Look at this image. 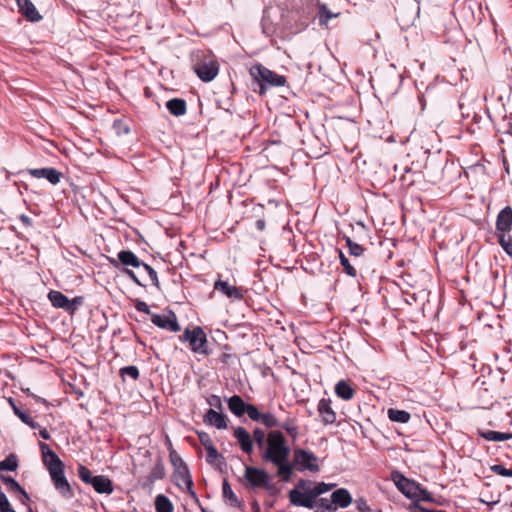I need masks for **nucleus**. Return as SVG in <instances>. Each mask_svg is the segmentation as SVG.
<instances>
[{
	"label": "nucleus",
	"instance_id": "f257e3e1",
	"mask_svg": "<svg viewBox=\"0 0 512 512\" xmlns=\"http://www.w3.org/2000/svg\"><path fill=\"white\" fill-rule=\"evenodd\" d=\"M290 454L291 449L283 433L279 430L269 431L261 458L276 466L277 475L283 482H290L294 472V464L289 461Z\"/></svg>",
	"mask_w": 512,
	"mask_h": 512
},
{
	"label": "nucleus",
	"instance_id": "f03ea898",
	"mask_svg": "<svg viewBox=\"0 0 512 512\" xmlns=\"http://www.w3.org/2000/svg\"><path fill=\"white\" fill-rule=\"evenodd\" d=\"M250 75L259 85V93L264 94L269 87H281L286 84V77L274 71L256 64L250 68Z\"/></svg>",
	"mask_w": 512,
	"mask_h": 512
},
{
	"label": "nucleus",
	"instance_id": "7ed1b4c3",
	"mask_svg": "<svg viewBox=\"0 0 512 512\" xmlns=\"http://www.w3.org/2000/svg\"><path fill=\"white\" fill-rule=\"evenodd\" d=\"M110 263L113 267L119 269L120 265L125 266L121 269V272L129 277L136 285L140 287H144L145 285L139 280L135 272L129 268L128 266L134 268H140L143 265V261H141L138 256L132 252L131 250H121L117 254V259H110Z\"/></svg>",
	"mask_w": 512,
	"mask_h": 512
},
{
	"label": "nucleus",
	"instance_id": "20e7f679",
	"mask_svg": "<svg viewBox=\"0 0 512 512\" xmlns=\"http://www.w3.org/2000/svg\"><path fill=\"white\" fill-rule=\"evenodd\" d=\"M180 340L189 342L193 352L205 355L208 354L206 350L207 337L201 327L196 326L193 329L186 328Z\"/></svg>",
	"mask_w": 512,
	"mask_h": 512
},
{
	"label": "nucleus",
	"instance_id": "39448f33",
	"mask_svg": "<svg viewBox=\"0 0 512 512\" xmlns=\"http://www.w3.org/2000/svg\"><path fill=\"white\" fill-rule=\"evenodd\" d=\"M317 461L318 458L312 451L296 448L294 449V457L291 464H294V468L298 467L299 471L308 470L310 472H318L320 467Z\"/></svg>",
	"mask_w": 512,
	"mask_h": 512
},
{
	"label": "nucleus",
	"instance_id": "423d86ee",
	"mask_svg": "<svg viewBox=\"0 0 512 512\" xmlns=\"http://www.w3.org/2000/svg\"><path fill=\"white\" fill-rule=\"evenodd\" d=\"M51 480L55 489L65 499H72L74 497V491L70 483L68 482L65 474L64 467L52 472H49Z\"/></svg>",
	"mask_w": 512,
	"mask_h": 512
},
{
	"label": "nucleus",
	"instance_id": "0eeeda50",
	"mask_svg": "<svg viewBox=\"0 0 512 512\" xmlns=\"http://www.w3.org/2000/svg\"><path fill=\"white\" fill-rule=\"evenodd\" d=\"M392 480L398 490L408 499H413V497L417 496L416 490H418L419 483L416 481L406 478L398 471L392 473Z\"/></svg>",
	"mask_w": 512,
	"mask_h": 512
},
{
	"label": "nucleus",
	"instance_id": "6e6552de",
	"mask_svg": "<svg viewBox=\"0 0 512 512\" xmlns=\"http://www.w3.org/2000/svg\"><path fill=\"white\" fill-rule=\"evenodd\" d=\"M289 501L297 507L313 509L316 505V497L312 490L298 491L290 490L288 493Z\"/></svg>",
	"mask_w": 512,
	"mask_h": 512
},
{
	"label": "nucleus",
	"instance_id": "1a4fd4ad",
	"mask_svg": "<svg viewBox=\"0 0 512 512\" xmlns=\"http://www.w3.org/2000/svg\"><path fill=\"white\" fill-rule=\"evenodd\" d=\"M244 477L253 488H267L270 481V476L265 470L251 466L245 468Z\"/></svg>",
	"mask_w": 512,
	"mask_h": 512
},
{
	"label": "nucleus",
	"instance_id": "9d476101",
	"mask_svg": "<svg viewBox=\"0 0 512 512\" xmlns=\"http://www.w3.org/2000/svg\"><path fill=\"white\" fill-rule=\"evenodd\" d=\"M193 69L202 81L210 82L217 76L219 66L214 60H203L196 63Z\"/></svg>",
	"mask_w": 512,
	"mask_h": 512
},
{
	"label": "nucleus",
	"instance_id": "9b49d317",
	"mask_svg": "<svg viewBox=\"0 0 512 512\" xmlns=\"http://www.w3.org/2000/svg\"><path fill=\"white\" fill-rule=\"evenodd\" d=\"M151 322L157 327L171 332H178L181 329L176 314L171 310L167 314H152Z\"/></svg>",
	"mask_w": 512,
	"mask_h": 512
},
{
	"label": "nucleus",
	"instance_id": "f8f14e48",
	"mask_svg": "<svg viewBox=\"0 0 512 512\" xmlns=\"http://www.w3.org/2000/svg\"><path fill=\"white\" fill-rule=\"evenodd\" d=\"M39 447L41 450L43 463L49 472L64 467V464L59 456L49 447V445L44 442H40Z\"/></svg>",
	"mask_w": 512,
	"mask_h": 512
},
{
	"label": "nucleus",
	"instance_id": "ddd939ff",
	"mask_svg": "<svg viewBox=\"0 0 512 512\" xmlns=\"http://www.w3.org/2000/svg\"><path fill=\"white\" fill-rule=\"evenodd\" d=\"M179 466L175 468V478L177 481V485L180 487L181 483L187 488L188 492L196 497V493L193 489L194 484L192 477L190 475L187 464L182 460V458H178Z\"/></svg>",
	"mask_w": 512,
	"mask_h": 512
},
{
	"label": "nucleus",
	"instance_id": "4468645a",
	"mask_svg": "<svg viewBox=\"0 0 512 512\" xmlns=\"http://www.w3.org/2000/svg\"><path fill=\"white\" fill-rule=\"evenodd\" d=\"M28 173L37 179L45 178L53 185L58 184L62 178V173L53 167L28 169Z\"/></svg>",
	"mask_w": 512,
	"mask_h": 512
},
{
	"label": "nucleus",
	"instance_id": "2eb2a0df",
	"mask_svg": "<svg viewBox=\"0 0 512 512\" xmlns=\"http://www.w3.org/2000/svg\"><path fill=\"white\" fill-rule=\"evenodd\" d=\"M497 233H509L512 229V208L505 206L496 217Z\"/></svg>",
	"mask_w": 512,
	"mask_h": 512
},
{
	"label": "nucleus",
	"instance_id": "dca6fc26",
	"mask_svg": "<svg viewBox=\"0 0 512 512\" xmlns=\"http://www.w3.org/2000/svg\"><path fill=\"white\" fill-rule=\"evenodd\" d=\"M233 436L236 438L241 450L246 454L253 452V440L250 433L244 427L234 429Z\"/></svg>",
	"mask_w": 512,
	"mask_h": 512
},
{
	"label": "nucleus",
	"instance_id": "f3484780",
	"mask_svg": "<svg viewBox=\"0 0 512 512\" xmlns=\"http://www.w3.org/2000/svg\"><path fill=\"white\" fill-rule=\"evenodd\" d=\"M16 3L20 13H22L28 21L38 22L42 19V16L31 0H16Z\"/></svg>",
	"mask_w": 512,
	"mask_h": 512
},
{
	"label": "nucleus",
	"instance_id": "a211bd4d",
	"mask_svg": "<svg viewBox=\"0 0 512 512\" xmlns=\"http://www.w3.org/2000/svg\"><path fill=\"white\" fill-rule=\"evenodd\" d=\"M203 421L205 424L216 427L217 429H226L228 426L226 415L214 409H209L206 412Z\"/></svg>",
	"mask_w": 512,
	"mask_h": 512
},
{
	"label": "nucleus",
	"instance_id": "6ab92c4d",
	"mask_svg": "<svg viewBox=\"0 0 512 512\" xmlns=\"http://www.w3.org/2000/svg\"><path fill=\"white\" fill-rule=\"evenodd\" d=\"M214 289L230 299L241 300L243 298V294L238 287L232 286L227 281H222L221 279L215 282Z\"/></svg>",
	"mask_w": 512,
	"mask_h": 512
},
{
	"label": "nucleus",
	"instance_id": "aec40b11",
	"mask_svg": "<svg viewBox=\"0 0 512 512\" xmlns=\"http://www.w3.org/2000/svg\"><path fill=\"white\" fill-rule=\"evenodd\" d=\"M318 412L322 418V422L325 425H331L336 421V413L333 411L330 405V400L321 399L318 403Z\"/></svg>",
	"mask_w": 512,
	"mask_h": 512
},
{
	"label": "nucleus",
	"instance_id": "412c9836",
	"mask_svg": "<svg viewBox=\"0 0 512 512\" xmlns=\"http://www.w3.org/2000/svg\"><path fill=\"white\" fill-rule=\"evenodd\" d=\"M229 410L236 416L242 417L245 415L247 411V406L249 403L245 402L241 396L233 395L227 400Z\"/></svg>",
	"mask_w": 512,
	"mask_h": 512
},
{
	"label": "nucleus",
	"instance_id": "4be33fe9",
	"mask_svg": "<svg viewBox=\"0 0 512 512\" xmlns=\"http://www.w3.org/2000/svg\"><path fill=\"white\" fill-rule=\"evenodd\" d=\"M99 494H111L114 491L113 482L104 475H97L91 484Z\"/></svg>",
	"mask_w": 512,
	"mask_h": 512
},
{
	"label": "nucleus",
	"instance_id": "5701e85b",
	"mask_svg": "<svg viewBox=\"0 0 512 512\" xmlns=\"http://www.w3.org/2000/svg\"><path fill=\"white\" fill-rule=\"evenodd\" d=\"M332 502L334 506L346 508L352 503V496L349 491L345 488H339L331 494Z\"/></svg>",
	"mask_w": 512,
	"mask_h": 512
},
{
	"label": "nucleus",
	"instance_id": "b1692460",
	"mask_svg": "<svg viewBox=\"0 0 512 512\" xmlns=\"http://www.w3.org/2000/svg\"><path fill=\"white\" fill-rule=\"evenodd\" d=\"M48 299L55 308L64 309L66 312L67 310H72L68 297L60 291L51 290L48 293Z\"/></svg>",
	"mask_w": 512,
	"mask_h": 512
},
{
	"label": "nucleus",
	"instance_id": "393cba45",
	"mask_svg": "<svg viewBox=\"0 0 512 512\" xmlns=\"http://www.w3.org/2000/svg\"><path fill=\"white\" fill-rule=\"evenodd\" d=\"M355 392V389L346 380H340L335 385V394L342 400H351L354 397Z\"/></svg>",
	"mask_w": 512,
	"mask_h": 512
},
{
	"label": "nucleus",
	"instance_id": "a878e982",
	"mask_svg": "<svg viewBox=\"0 0 512 512\" xmlns=\"http://www.w3.org/2000/svg\"><path fill=\"white\" fill-rule=\"evenodd\" d=\"M165 106L169 113L176 117L183 116L187 111L186 101L182 98L170 99Z\"/></svg>",
	"mask_w": 512,
	"mask_h": 512
},
{
	"label": "nucleus",
	"instance_id": "bb28decb",
	"mask_svg": "<svg viewBox=\"0 0 512 512\" xmlns=\"http://www.w3.org/2000/svg\"><path fill=\"white\" fill-rule=\"evenodd\" d=\"M477 434L487 441L501 442L512 439V433H504L493 430L478 429Z\"/></svg>",
	"mask_w": 512,
	"mask_h": 512
},
{
	"label": "nucleus",
	"instance_id": "cd10ccee",
	"mask_svg": "<svg viewBox=\"0 0 512 512\" xmlns=\"http://www.w3.org/2000/svg\"><path fill=\"white\" fill-rule=\"evenodd\" d=\"M165 468L164 464L161 459H158L155 463L154 467L152 468L147 481L152 484L157 480H161L165 477Z\"/></svg>",
	"mask_w": 512,
	"mask_h": 512
},
{
	"label": "nucleus",
	"instance_id": "c85d7f7f",
	"mask_svg": "<svg viewBox=\"0 0 512 512\" xmlns=\"http://www.w3.org/2000/svg\"><path fill=\"white\" fill-rule=\"evenodd\" d=\"M156 512H173V504L169 498L163 494H159L155 498Z\"/></svg>",
	"mask_w": 512,
	"mask_h": 512
},
{
	"label": "nucleus",
	"instance_id": "c756f323",
	"mask_svg": "<svg viewBox=\"0 0 512 512\" xmlns=\"http://www.w3.org/2000/svg\"><path fill=\"white\" fill-rule=\"evenodd\" d=\"M388 418L393 422L407 423L410 420V413L405 410L390 408L388 409Z\"/></svg>",
	"mask_w": 512,
	"mask_h": 512
},
{
	"label": "nucleus",
	"instance_id": "7c9ffc66",
	"mask_svg": "<svg viewBox=\"0 0 512 512\" xmlns=\"http://www.w3.org/2000/svg\"><path fill=\"white\" fill-rule=\"evenodd\" d=\"M497 240L505 253L512 258V236L509 233H497Z\"/></svg>",
	"mask_w": 512,
	"mask_h": 512
},
{
	"label": "nucleus",
	"instance_id": "2f4dec72",
	"mask_svg": "<svg viewBox=\"0 0 512 512\" xmlns=\"http://www.w3.org/2000/svg\"><path fill=\"white\" fill-rule=\"evenodd\" d=\"M338 254H339V261H340L341 266L343 267L344 272L348 276L355 278L357 276V270L354 267V265H352L350 263L347 256L341 250L338 251Z\"/></svg>",
	"mask_w": 512,
	"mask_h": 512
},
{
	"label": "nucleus",
	"instance_id": "473e14b6",
	"mask_svg": "<svg viewBox=\"0 0 512 512\" xmlns=\"http://www.w3.org/2000/svg\"><path fill=\"white\" fill-rule=\"evenodd\" d=\"M346 245L348 247L349 254L354 257H360L364 254L366 251V248H364L362 245L352 241V239L348 236L343 237Z\"/></svg>",
	"mask_w": 512,
	"mask_h": 512
},
{
	"label": "nucleus",
	"instance_id": "72a5a7b5",
	"mask_svg": "<svg viewBox=\"0 0 512 512\" xmlns=\"http://www.w3.org/2000/svg\"><path fill=\"white\" fill-rule=\"evenodd\" d=\"M18 468L16 455L10 454L4 460L0 461V471H15Z\"/></svg>",
	"mask_w": 512,
	"mask_h": 512
},
{
	"label": "nucleus",
	"instance_id": "f704fd0d",
	"mask_svg": "<svg viewBox=\"0 0 512 512\" xmlns=\"http://www.w3.org/2000/svg\"><path fill=\"white\" fill-rule=\"evenodd\" d=\"M252 440L255 441L257 447L260 450H264L266 446L267 434L263 429L257 427L253 431Z\"/></svg>",
	"mask_w": 512,
	"mask_h": 512
},
{
	"label": "nucleus",
	"instance_id": "c9c22d12",
	"mask_svg": "<svg viewBox=\"0 0 512 512\" xmlns=\"http://www.w3.org/2000/svg\"><path fill=\"white\" fill-rule=\"evenodd\" d=\"M259 422L263 424L266 428L270 429L278 427L280 425L277 418L272 413L269 412L262 413Z\"/></svg>",
	"mask_w": 512,
	"mask_h": 512
},
{
	"label": "nucleus",
	"instance_id": "e433bc0d",
	"mask_svg": "<svg viewBox=\"0 0 512 512\" xmlns=\"http://www.w3.org/2000/svg\"><path fill=\"white\" fill-rule=\"evenodd\" d=\"M338 15V13H332L328 7L323 4L319 8V23L320 25H327L330 19L337 17Z\"/></svg>",
	"mask_w": 512,
	"mask_h": 512
},
{
	"label": "nucleus",
	"instance_id": "4c0bfd02",
	"mask_svg": "<svg viewBox=\"0 0 512 512\" xmlns=\"http://www.w3.org/2000/svg\"><path fill=\"white\" fill-rule=\"evenodd\" d=\"M222 489H223V497L224 498L229 499L231 501V504L234 506L239 504V500H238L237 496L233 492L229 482L226 479H224V481H223Z\"/></svg>",
	"mask_w": 512,
	"mask_h": 512
},
{
	"label": "nucleus",
	"instance_id": "58836bf2",
	"mask_svg": "<svg viewBox=\"0 0 512 512\" xmlns=\"http://www.w3.org/2000/svg\"><path fill=\"white\" fill-rule=\"evenodd\" d=\"M78 476L86 484H92L95 476L92 475L91 471L84 465L78 467Z\"/></svg>",
	"mask_w": 512,
	"mask_h": 512
},
{
	"label": "nucleus",
	"instance_id": "ea45409f",
	"mask_svg": "<svg viewBox=\"0 0 512 512\" xmlns=\"http://www.w3.org/2000/svg\"><path fill=\"white\" fill-rule=\"evenodd\" d=\"M0 479L7 485L9 491L17 493L22 491V486L14 478L0 474Z\"/></svg>",
	"mask_w": 512,
	"mask_h": 512
},
{
	"label": "nucleus",
	"instance_id": "a19ab883",
	"mask_svg": "<svg viewBox=\"0 0 512 512\" xmlns=\"http://www.w3.org/2000/svg\"><path fill=\"white\" fill-rule=\"evenodd\" d=\"M278 427L285 430L287 432V434L291 437L292 441H296L297 438L299 437L298 427L292 425L290 423V421H285L283 423H280V425Z\"/></svg>",
	"mask_w": 512,
	"mask_h": 512
},
{
	"label": "nucleus",
	"instance_id": "79ce46f5",
	"mask_svg": "<svg viewBox=\"0 0 512 512\" xmlns=\"http://www.w3.org/2000/svg\"><path fill=\"white\" fill-rule=\"evenodd\" d=\"M120 375L124 379L125 377H130L133 380H137L139 378V369L134 366H125L120 369Z\"/></svg>",
	"mask_w": 512,
	"mask_h": 512
},
{
	"label": "nucleus",
	"instance_id": "37998d69",
	"mask_svg": "<svg viewBox=\"0 0 512 512\" xmlns=\"http://www.w3.org/2000/svg\"><path fill=\"white\" fill-rule=\"evenodd\" d=\"M336 485L335 484H327L325 482H317L314 487L312 488V491L315 495V497H319L320 495L330 491L333 489Z\"/></svg>",
	"mask_w": 512,
	"mask_h": 512
},
{
	"label": "nucleus",
	"instance_id": "c03bdc74",
	"mask_svg": "<svg viewBox=\"0 0 512 512\" xmlns=\"http://www.w3.org/2000/svg\"><path fill=\"white\" fill-rule=\"evenodd\" d=\"M141 267L148 273L152 284L158 290H160L161 286H160V282H159V279H158V274L155 271V269L153 267H151L150 265H148L147 263H145V262L143 263V265Z\"/></svg>",
	"mask_w": 512,
	"mask_h": 512
},
{
	"label": "nucleus",
	"instance_id": "a18cd8bd",
	"mask_svg": "<svg viewBox=\"0 0 512 512\" xmlns=\"http://www.w3.org/2000/svg\"><path fill=\"white\" fill-rule=\"evenodd\" d=\"M416 497H413L412 500L418 502V501H427L431 502L433 501V497L431 494L427 491V489L423 488L420 484L418 485V490H416Z\"/></svg>",
	"mask_w": 512,
	"mask_h": 512
},
{
	"label": "nucleus",
	"instance_id": "49530a36",
	"mask_svg": "<svg viewBox=\"0 0 512 512\" xmlns=\"http://www.w3.org/2000/svg\"><path fill=\"white\" fill-rule=\"evenodd\" d=\"M206 450V461L209 463V464H214L216 459H220V460H224V457L218 453L217 449L215 446L213 447H210L208 449H205Z\"/></svg>",
	"mask_w": 512,
	"mask_h": 512
},
{
	"label": "nucleus",
	"instance_id": "de8ad7c7",
	"mask_svg": "<svg viewBox=\"0 0 512 512\" xmlns=\"http://www.w3.org/2000/svg\"><path fill=\"white\" fill-rule=\"evenodd\" d=\"M245 414H247L249 419H251L252 421L259 422L262 413L254 404L249 403Z\"/></svg>",
	"mask_w": 512,
	"mask_h": 512
},
{
	"label": "nucleus",
	"instance_id": "09e8293b",
	"mask_svg": "<svg viewBox=\"0 0 512 512\" xmlns=\"http://www.w3.org/2000/svg\"><path fill=\"white\" fill-rule=\"evenodd\" d=\"M495 474L502 477H512V469H508L501 464H495L490 468Z\"/></svg>",
	"mask_w": 512,
	"mask_h": 512
},
{
	"label": "nucleus",
	"instance_id": "8fccbe9b",
	"mask_svg": "<svg viewBox=\"0 0 512 512\" xmlns=\"http://www.w3.org/2000/svg\"><path fill=\"white\" fill-rule=\"evenodd\" d=\"M9 401V404L11 405L12 409H13V412L14 414L23 422V421H26L28 419V413L21 410L14 402V400L12 398H9L8 399Z\"/></svg>",
	"mask_w": 512,
	"mask_h": 512
},
{
	"label": "nucleus",
	"instance_id": "3c124183",
	"mask_svg": "<svg viewBox=\"0 0 512 512\" xmlns=\"http://www.w3.org/2000/svg\"><path fill=\"white\" fill-rule=\"evenodd\" d=\"M197 435H198L200 443L204 446L205 449H208V448L214 446L212 439L208 433L201 431V432H197Z\"/></svg>",
	"mask_w": 512,
	"mask_h": 512
},
{
	"label": "nucleus",
	"instance_id": "603ef678",
	"mask_svg": "<svg viewBox=\"0 0 512 512\" xmlns=\"http://www.w3.org/2000/svg\"><path fill=\"white\" fill-rule=\"evenodd\" d=\"M316 504L318 505L319 508H323L324 510L327 511L333 512L336 510V507L334 506L332 499L328 500L327 498H320L318 502H316Z\"/></svg>",
	"mask_w": 512,
	"mask_h": 512
},
{
	"label": "nucleus",
	"instance_id": "864d4df0",
	"mask_svg": "<svg viewBox=\"0 0 512 512\" xmlns=\"http://www.w3.org/2000/svg\"><path fill=\"white\" fill-rule=\"evenodd\" d=\"M84 298L82 296L74 297L73 299H69V304L72 310H67V313L74 314L77 308L83 303Z\"/></svg>",
	"mask_w": 512,
	"mask_h": 512
},
{
	"label": "nucleus",
	"instance_id": "5fc2aeb1",
	"mask_svg": "<svg viewBox=\"0 0 512 512\" xmlns=\"http://www.w3.org/2000/svg\"><path fill=\"white\" fill-rule=\"evenodd\" d=\"M207 403L219 410L223 408L221 398L218 395H211L207 398Z\"/></svg>",
	"mask_w": 512,
	"mask_h": 512
},
{
	"label": "nucleus",
	"instance_id": "6e6d98bb",
	"mask_svg": "<svg viewBox=\"0 0 512 512\" xmlns=\"http://www.w3.org/2000/svg\"><path fill=\"white\" fill-rule=\"evenodd\" d=\"M135 308L139 312H143L145 314H151L149 306L147 305L146 302H144L142 300H139V299L135 300Z\"/></svg>",
	"mask_w": 512,
	"mask_h": 512
},
{
	"label": "nucleus",
	"instance_id": "4d7b16f0",
	"mask_svg": "<svg viewBox=\"0 0 512 512\" xmlns=\"http://www.w3.org/2000/svg\"><path fill=\"white\" fill-rule=\"evenodd\" d=\"M311 485V482L308 481V480H305V479H300L297 484L295 485V488L293 490H298V491H307V490H312V488L310 487Z\"/></svg>",
	"mask_w": 512,
	"mask_h": 512
},
{
	"label": "nucleus",
	"instance_id": "13d9d810",
	"mask_svg": "<svg viewBox=\"0 0 512 512\" xmlns=\"http://www.w3.org/2000/svg\"><path fill=\"white\" fill-rule=\"evenodd\" d=\"M355 503H356V508L359 512H369L370 511L367 501L364 498L357 499Z\"/></svg>",
	"mask_w": 512,
	"mask_h": 512
},
{
	"label": "nucleus",
	"instance_id": "bf43d9fd",
	"mask_svg": "<svg viewBox=\"0 0 512 512\" xmlns=\"http://www.w3.org/2000/svg\"><path fill=\"white\" fill-rule=\"evenodd\" d=\"M24 424L28 425L31 429H38L40 428V424L36 421H34L30 415H28V419L26 421H23Z\"/></svg>",
	"mask_w": 512,
	"mask_h": 512
},
{
	"label": "nucleus",
	"instance_id": "052dcab7",
	"mask_svg": "<svg viewBox=\"0 0 512 512\" xmlns=\"http://www.w3.org/2000/svg\"><path fill=\"white\" fill-rule=\"evenodd\" d=\"M178 458H181L175 451H172L170 453V459L175 468L179 466V460Z\"/></svg>",
	"mask_w": 512,
	"mask_h": 512
},
{
	"label": "nucleus",
	"instance_id": "680f3d73",
	"mask_svg": "<svg viewBox=\"0 0 512 512\" xmlns=\"http://www.w3.org/2000/svg\"><path fill=\"white\" fill-rule=\"evenodd\" d=\"M39 435L44 440H49L50 439V433L48 432V430L46 428L40 429Z\"/></svg>",
	"mask_w": 512,
	"mask_h": 512
},
{
	"label": "nucleus",
	"instance_id": "e2e57ef3",
	"mask_svg": "<svg viewBox=\"0 0 512 512\" xmlns=\"http://www.w3.org/2000/svg\"><path fill=\"white\" fill-rule=\"evenodd\" d=\"M255 226H256L257 230L263 231L265 229L266 224L263 219H258L255 223Z\"/></svg>",
	"mask_w": 512,
	"mask_h": 512
},
{
	"label": "nucleus",
	"instance_id": "0e129e2a",
	"mask_svg": "<svg viewBox=\"0 0 512 512\" xmlns=\"http://www.w3.org/2000/svg\"><path fill=\"white\" fill-rule=\"evenodd\" d=\"M27 394L32 396L38 403H43V404L47 403V401L44 398L32 394L29 389H27Z\"/></svg>",
	"mask_w": 512,
	"mask_h": 512
},
{
	"label": "nucleus",
	"instance_id": "69168bd1",
	"mask_svg": "<svg viewBox=\"0 0 512 512\" xmlns=\"http://www.w3.org/2000/svg\"><path fill=\"white\" fill-rule=\"evenodd\" d=\"M20 219H21V221H22V223H23V224H25V225H27V226L31 225V219H30L28 216H26V215H22V216L20 217Z\"/></svg>",
	"mask_w": 512,
	"mask_h": 512
},
{
	"label": "nucleus",
	"instance_id": "338daca9",
	"mask_svg": "<svg viewBox=\"0 0 512 512\" xmlns=\"http://www.w3.org/2000/svg\"><path fill=\"white\" fill-rule=\"evenodd\" d=\"M18 493H20L23 496L24 500H26V501L30 500L28 493L23 488H22V491H19Z\"/></svg>",
	"mask_w": 512,
	"mask_h": 512
},
{
	"label": "nucleus",
	"instance_id": "774afa93",
	"mask_svg": "<svg viewBox=\"0 0 512 512\" xmlns=\"http://www.w3.org/2000/svg\"><path fill=\"white\" fill-rule=\"evenodd\" d=\"M253 510L254 512H260V507L257 502H254L253 504Z\"/></svg>",
	"mask_w": 512,
	"mask_h": 512
}]
</instances>
